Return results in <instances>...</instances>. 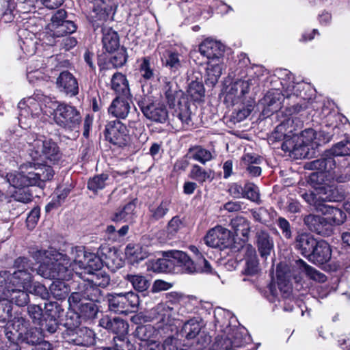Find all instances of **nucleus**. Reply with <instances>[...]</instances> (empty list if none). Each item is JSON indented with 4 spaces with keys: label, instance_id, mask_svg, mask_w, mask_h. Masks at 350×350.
Instances as JSON below:
<instances>
[{
    "label": "nucleus",
    "instance_id": "obj_1",
    "mask_svg": "<svg viewBox=\"0 0 350 350\" xmlns=\"http://www.w3.org/2000/svg\"><path fill=\"white\" fill-rule=\"evenodd\" d=\"M344 156H350V139L336 144L322 158L308 163L306 168L319 171L321 176L326 173L338 183H346L350 180V157L336 159Z\"/></svg>",
    "mask_w": 350,
    "mask_h": 350
},
{
    "label": "nucleus",
    "instance_id": "obj_2",
    "mask_svg": "<svg viewBox=\"0 0 350 350\" xmlns=\"http://www.w3.org/2000/svg\"><path fill=\"white\" fill-rule=\"evenodd\" d=\"M303 199L319 213L327 215L326 219L334 224L340 225L345 219V213L340 209L327 204L329 202L341 201L344 196L336 188L322 186L317 192H306L301 195Z\"/></svg>",
    "mask_w": 350,
    "mask_h": 350
},
{
    "label": "nucleus",
    "instance_id": "obj_3",
    "mask_svg": "<svg viewBox=\"0 0 350 350\" xmlns=\"http://www.w3.org/2000/svg\"><path fill=\"white\" fill-rule=\"evenodd\" d=\"M33 258L40 263L38 274L44 278L69 280L73 275L69 267L70 258L56 250H38Z\"/></svg>",
    "mask_w": 350,
    "mask_h": 350
},
{
    "label": "nucleus",
    "instance_id": "obj_4",
    "mask_svg": "<svg viewBox=\"0 0 350 350\" xmlns=\"http://www.w3.org/2000/svg\"><path fill=\"white\" fill-rule=\"evenodd\" d=\"M154 266L161 272L170 271L175 266L182 267L187 273L198 271L206 273L211 271V265L202 254L200 255L196 265L186 253L179 250L163 252V258L158 259Z\"/></svg>",
    "mask_w": 350,
    "mask_h": 350
},
{
    "label": "nucleus",
    "instance_id": "obj_5",
    "mask_svg": "<svg viewBox=\"0 0 350 350\" xmlns=\"http://www.w3.org/2000/svg\"><path fill=\"white\" fill-rule=\"evenodd\" d=\"M105 251H110V248L107 246H100L96 255L85 252L84 247L81 246L72 247L69 257V267L72 273L75 272L79 278H82L83 273L93 274L94 270L101 269L102 258Z\"/></svg>",
    "mask_w": 350,
    "mask_h": 350
},
{
    "label": "nucleus",
    "instance_id": "obj_6",
    "mask_svg": "<svg viewBox=\"0 0 350 350\" xmlns=\"http://www.w3.org/2000/svg\"><path fill=\"white\" fill-rule=\"evenodd\" d=\"M25 141L27 154L32 161L55 163L62 158L59 146L51 139L32 133L26 137Z\"/></svg>",
    "mask_w": 350,
    "mask_h": 350
},
{
    "label": "nucleus",
    "instance_id": "obj_7",
    "mask_svg": "<svg viewBox=\"0 0 350 350\" xmlns=\"http://www.w3.org/2000/svg\"><path fill=\"white\" fill-rule=\"evenodd\" d=\"M317 135L314 129H306L299 135H293L292 139L283 142L281 148L296 159L308 157L310 155V149L319 144L316 141Z\"/></svg>",
    "mask_w": 350,
    "mask_h": 350
},
{
    "label": "nucleus",
    "instance_id": "obj_8",
    "mask_svg": "<svg viewBox=\"0 0 350 350\" xmlns=\"http://www.w3.org/2000/svg\"><path fill=\"white\" fill-rule=\"evenodd\" d=\"M32 282V275L30 271H14L10 273L8 285V293L10 294L9 302L16 306H26L29 302V295L25 292Z\"/></svg>",
    "mask_w": 350,
    "mask_h": 350
},
{
    "label": "nucleus",
    "instance_id": "obj_9",
    "mask_svg": "<svg viewBox=\"0 0 350 350\" xmlns=\"http://www.w3.org/2000/svg\"><path fill=\"white\" fill-rule=\"evenodd\" d=\"M66 12L62 9L52 16L51 23L48 25L49 31L44 36L46 44L54 45L57 42L56 39L76 31V25L71 21L66 20Z\"/></svg>",
    "mask_w": 350,
    "mask_h": 350
},
{
    "label": "nucleus",
    "instance_id": "obj_10",
    "mask_svg": "<svg viewBox=\"0 0 350 350\" xmlns=\"http://www.w3.org/2000/svg\"><path fill=\"white\" fill-rule=\"evenodd\" d=\"M53 120L66 131H78L81 122L80 112L73 106L58 104L53 111Z\"/></svg>",
    "mask_w": 350,
    "mask_h": 350
},
{
    "label": "nucleus",
    "instance_id": "obj_11",
    "mask_svg": "<svg viewBox=\"0 0 350 350\" xmlns=\"http://www.w3.org/2000/svg\"><path fill=\"white\" fill-rule=\"evenodd\" d=\"M28 159L29 160L21 164V169L28 172L33 186L44 187V182L53 177V170L42 160L32 161L29 157Z\"/></svg>",
    "mask_w": 350,
    "mask_h": 350
},
{
    "label": "nucleus",
    "instance_id": "obj_12",
    "mask_svg": "<svg viewBox=\"0 0 350 350\" xmlns=\"http://www.w3.org/2000/svg\"><path fill=\"white\" fill-rule=\"evenodd\" d=\"M222 314H226L228 317H231V313L230 311L224 309V308H217V310L214 311V316L216 322L223 328L215 338L214 342L211 345L213 350L234 349L232 338H230L231 325L226 321H224L222 319L219 318V316H221Z\"/></svg>",
    "mask_w": 350,
    "mask_h": 350
},
{
    "label": "nucleus",
    "instance_id": "obj_13",
    "mask_svg": "<svg viewBox=\"0 0 350 350\" xmlns=\"http://www.w3.org/2000/svg\"><path fill=\"white\" fill-rule=\"evenodd\" d=\"M28 313L35 323L50 334L55 333L58 328L57 312L53 308H27Z\"/></svg>",
    "mask_w": 350,
    "mask_h": 350
},
{
    "label": "nucleus",
    "instance_id": "obj_14",
    "mask_svg": "<svg viewBox=\"0 0 350 350\" xmlns=\"http://www.w3.org/2000/svg\"><path fill=\"white\" fill-rule=\"evenodd\" d=\"M105 139L118 148L127 146L130 142V135L126 126L119 120L109 122L104 131Z\"/></svg>",
    "mask_w": 350,
    "mask_h": 350
},
{
    "label": "nucleus",
    "instance_id": "obj_15",
    "mask_svg": "<svg viewBox=\"0 0 350 350\" xmlns=\"http://www.w3.org/2000/svg\"><path fill=\"white\" fill-rule=\"evenodd\" d=\"M91 21L94 29L100 26V22L113 18L118 3L116 0H94Z\"/></svg>",
    "mask_w": 350,
    "mask_h": 350
},
{
    "label": "nucleus",
    "instance_id": "obj_16",
    "mask_svg": "<svg viewBox=\"0 0 350 350\" xmlns=\"http://www.w3.org/2000/svg\"><path fill=\"white\" fill-rule=\"evenodd\" d=\"M139 106L144 116L152 122L164 123L168 118L167 108L163 103L144 100Z\"/></svg>",
    "mask_w": 350,
    "mask_h": 350
},
{
    "label": "nucleus",
    "instance_id": "obj_17",
    "mask_svg": "<svg viewBox=\"0 0 350 350\" xmlns=\"http://www.w3.org/2000/svg\"><path fill=\"white\" fill-rule=\"evenodd\" d=\"M57 90L69 96H75L79 93V84L75 77L68 71L62 72L56 79Z\"/></svg>",
    "mask_w": 350,
    "mask_h": 350
},
{
    "label": "nucleus",
    "instance_id": "obj_18",
    "mask_svg": "<svg viewBox=\"0 0 350 350\" xmlns=\"http://www.w3.org/2000/svg\"><path fill=\"white\" fill-rule=\"evenodd\" d=\"M42 98V95L37 94L20 101L18 105V107L20 109L19 120L21 121L22 117L27 118L29 116L38 117L42 110L41 104Z\"/></svg>",
    "mask_w": 350,
    "mask_h": 350
},
{
    "label": "nucleus",
    "instance_id": "obj_19",
    "mask_svg": "<svg viewBox=\"0 0 350 350\" xmlns=\"http://www.w3.org/2000/svg\"><path fill=\"white\" fill-rule=\"evenodd\" d=\"M98 293L97 289L93 287H86L85 289L77 292H73L68 297L69 306L79 304V306H96L94 302L98 301L96 298Z\"/></svg>",
    "mask_w": 350,
    "mask_h": 350
},
{
    "label": "nucleus",
    "instance_id": "obj_20",
    "mask_svg": "<svg viewBox=\"0 0 350 350\" xmlns=\"http://www.w3.org/2000/svg\"><path fill=\"white\" fill-rule=\"evenodd\" d=\"M199 51L208 61L215 62L224 56V46L219 42L207 38L199 45Z\"/></svg>",
    "mask_w": 350,
    "mask_h": 350
},
{
    "label": "nucleus",
    "instance_id": "obj_21",
    "mask_svg": "<svg viewBox=\"0 0 350 350\" xmlns=\"http://www.w3.org/2000/svg\"><path fill=\"white\" fill-rule=\"evenodd\" d=\"M230 239V231L221 226L211 229L204 237L205 243L212 247H226Z\"/></svg>",
    "mask_w": 350,
    "mask_h": 350
},
{
    "label": "nucleus",
    "instance_id": "obj_22",
    "mask_svg": "<svg viewBox=\"0 0 350 350\" xmlns=\"http://www.w3.org/2000/svg\"><path fill=\"white\" fill-rule=\"evenodd\" d=\"M245 256V267L242 273L247 275H255L259 271V262L255 248L250 244L242 247Z\"/></svg>",
    "mask_w": 350,
    "mask_h": 350
},
{
    "label": "nucleus",
    "instance_id": "obj_23",
    "mask_svg": "<svg viewBox=\"0 0 350 350\" xmlns=\"http://www.w3.org/2000/svg\"><path fill=\"white\" fill-rule=\"evenodd\" d=\"M331 257L332 250L329 245L326 241L321 240L317 242L308 259L316 265H324L331 259Z\"/></svg>",
    "mask_w": 350,
    "mask_h": 350
},
{
    "label": "nucleus",
    "instance_id": "obj_24",
    "mask_svg": "<svg viewBox=\"0 0 350 350\" xmlns=\"http://www.w3.org/2000/svg\"><path fill=\"white\" fill-rule=\"evenodd\" d=\"M67 335L69 336L67 341L75 345L88 347L94 342L93 331L85 327H77L73 331H69Z\"/></svg>",
    "mask_w": 350,
    "mask_h": 350
},
{
    "label": "nucleus",
    "instance_id": "obj_25",
    "mask_svg": "<svg viewBox=\"0 0 350 350\" xmlns=\"http://www.w3.org/2000/svg\"><path fill=\"white\" fill-rule=\"evenodd\" d=\"M129 96H118L114 98L108 108V112L112 116L125 119L131 110V105L128 100Z\"/></svg>",
    "mask_w": 350,
    "mask_h": 350
},
{
    "label": "nucleus",
    "instance_id": "obj_26",
    "mask_svg": "<svg viewBox=\"0 0 350 350\" xmlns=\"http://www.w3.org/2000/svg\"><path fill=\"white\" fill-rule=\"evenodd\" d=\"M255 237L256 245L260 256L267 258L273 250L274 242L273 238L265 230H258Z\"/></svg>",
    "mask_w": 350,
    "mask_h": 350
},
{
    "label": "nucleus",
    "instance_id": "obj_27",
    "mask_svg": "<svg viewBox=\"0 0 350 350\" xmlns=\"http://www.w3.org/2000/svg\"><path fill=\"white\" fill-rule=\"evenodd\" d=\"M29 322L21 314H17L11 324L5 329V336L8 340H18L25 332H27Z\"/></svg>",
    "mask_w": 350,
    "mask_h": 350
},
{
    "label": "nucleus",
    "instance_id": "obj_28",
    "mask_svg": "<svg viewBox=\"0 0 350 350\" xmlns=\"http://www.w3.org/2000/svg\"><path fill=\"white\" fill-rule=\"evenodd\" d=\"M262 163V158L254 153H245L241 159L240 165L250 176L255 177L260 175L262 170L258 166Z\"/></svg>",
    "mask_w": 350,
    "mask_h": 350
},
{
    "label": "nucleus",
    "instance_id": "obj_29",
    "mask_svg": "<svg viewBox=\"0 0 350 350\" xmlns=\"http://www.w3.org/2000/svg\"><path fill=\"white\" fill-rule=\"evenodd\" d=\"M108 301L109 306L113 307L120 305L134 307L140 304L138 295L133 292L110 294L108 296Z\"/></svg>",
    "mask_w": 350,
    "mask_h": 350
},
{
    "label": "nucleus",
    "instance_id": "obj_30",
    "mask_svg": "<svg viewBox=\"0 0 350 350\" xmlns=\"http://www.w3.org/2000/svg\"><path fill=\"white\" fill-rule=\"evenodd\" d=\"M99 325L117 336L126 334L129 329L128 323L119 317L111 319L109 316H105L100 320Z\"/></svg>",
    "mask_w": 350,
    "mask_h": 350
},
{
    "label": "nucleus",
    "instance_id": "obj_31",
    "mask_svg": "<svg viewBox=\"0 0 350 350\" xmlns=\"http://www.w3.org/2000/svg\"><path fill=\"white\" fill-rule=\"evenodd\" d=\"M317 241L311 234L305 232L300 233L295 237L294 246L301 255L308 258L314 247L317 245Z\"/></svg>",
    "mask_w": 350,
    "mask_h": 350
},
{
    "label": "nucleus",
    "instance_id": "obj_32",
    "mask_svg": "<svg viewBox=\"0 0 350 350\" xmlns=\"http://www.w3.org/2000/svg\"><path fill=\"white\" fill-rule=\"evenodd\" d=\"M19 169V172L14 171L6 174L7 182L12 187L18 189L33 186L29 178L28 172H25L24 170L21 169V165Z\"/></svg>",
    "mask_w": 350,
    "mask_h": 350
},
{
    "label": "nucleus",
    "instance_id": "obj_33",
    "mask_svg": "<svg viewBox=\"0 0 350 350\" xmlns=\"http://www.w3.org/2000/svg\"><path fill=\"white\" fill-rule=\"evenodd\" d=\"M102 32L103 48L109 53L115 52L118 49L120 46V40L118 33L109 27H103Z\"/></svg>",
    "mask_w": 350,
    "mask_h": 350
},
{
    "label": "nucleus",
    "instance_id": "obj_34",
    "mask_svg": "<svg viewBox=\"0 0 350 350\" xmlns=\"http://www.w3.org/2000/svg\"><path fill=\"white\" fill-rule=\"evenodd\" d=\"M167 299L170 304L175 305H196L200 304L213 306L216 304L211 300L201 299L198 301L195 297L185 296L176 292L167 294Z\"/></svg>",
    "mask_w": 350,
    "mask_h": 350
},
{
    "label": "nucleus",
    "instance_id": "obj_35",
    "mask_svg": "<svg viewBox=\"0 0 350 350\" xmlns=\"http://www.w3.org/2000/svg\"><path fill=\"white\" fill-rule=\"evenodd\" d=\"M111 88L118 96H130L129 82L126 76L120 72H116L113 75L111 79Z\"/></svg>",
    "mask_w": 350,
    "mask_h": 350
},
{
    "label": "nucleus",
    "instance_id": "obj_36",
    "mask_svg": "<svg viewBox=\"0 0 350 350\" xmlns=\"http://www.w3.org/2000/svg\"><path fill=\"white\" fill-rule=\"evenodd\" d=\"M135 204L130 202L122 208L118 209L111 216V219L114 222H132L134 219Z\"/></svg>",
    "mask_w": 350,
    "mask_h": 350
},
{
    "label": "nucleus",
    "instance_id": "obj_37",
    "mask_svg": "<svg viewBox=\"0 0 350 350\" xmlns=\"http://www.w3.org/2000/svg\"><path fill=\"white\" fill-rule=\"evenodd\" d=\"M180 55L174 51L167 50L161 57L163 65L168 68L171 72H176L182 67Z\"/></svg>",
    "mask_w": 350,
    "mask_h": 350
},
{
    "label": "nucleus",
    "instance_id": "obj_38",
    "mask_svg": "<svg viewBox=\"0 0 350 350\" xmlns=\"http://www.w3.org/2000/svg\"><path fill=\"white\" fill-rule=\"evenodd\" d=\"M170 200H163L159 204L150 205L148 208L150 220L157 221L163 219L170 211Z\"/></svg>",
    "mask_w": 350,
    "mask_h": 350
},
{
    "label": "nucleus",
    "instance_id": "obj_39",
    "mask_svg": "<svg viewBox=\"0 0 350 350\" xmlns=\"http://www.w3.org/2000/svg\"><path fill=\"white\" fill-rule=\"evenodd\" d=\"M189 177L200 185L213 179V172L211 170H206L198 164H193L189 174Z\"/></svg>",
    "mask_w": 350,
    "mask_h": 350
},
{
    "label": "nucleus",
    "instance_id": "obj_40",
    "mask_svg": "<svg viewBox=\"0 0 350 350\" xmlns=\"http://www.w3.org/2000/svg\"><path fill=\"white\" fill-rule=\"evenodd\" d=\"M295 266L300 269L301 271L304 272L311 280L319 282H324L327 280V277L325 274L310 266L301 259L295 261Z\"/></svg>",
    "mask_w": 350,
    "mask_h": 350
},
{
    "label": "nucleus",
    "instance_id": "obj_41",
    "mask_svg": "<svg viewBox=\"0 0 350 350\" xmlns=\"http://www.w3.org/2000/svg\"><path fill=\"white\" fill-rule=\"evenodd\" d=\"M125 254L131 263H137L148 257L146 250L138 244H129L126 247Z\"/></svg>",
    "mask_w": 350,
    "mask_h": 350
},
{
    "label": "nucleus",
    "instance_id": "obj_42",
    "mask_svg": "<svg viewBox=\"0 0 350 350\" xmlns=\"http://www.w3.org/2000/svg\"><path fill=\"white\" fill-rule=\"evenodd\" d=\"M304 222L311 231L319 234L323 233L324 227L327 225L326 219L312 214L306 215Z\"/></svg>",
    "mask_w": 350,
    "mask_h": 350
},
{
    "label": "nucleus",
    "instance_id": "obj_43",
    "mask_svg": "<svg viewBox=\"0 0 350 350\" xmlns=\"http://www.w3.org/2000/svg\"><path fill=\"white\" fill-rule=\"evenodd\" d=\"M202 327V324L200 321L191 319L184 323L180 334L188 340L193 339L200 333Z\"/></svg>",
    "mask_w": 350,
    "mask_h": 350
},
{
    "label": "nucleus",
    "instance_id": "obj_44",
    "mask_svg": "<svg viewBox=\"0 0 350 350\" xmlns=\"http://www.w3.org/2000/svg\"><path fill=\"white\" fill-rule=\"evenodd\" d=\"M64 280L57 279L51 284L49 299L52 297L57 300H63L67 297L69 289L68 285L64 282Z\"/></svg>",
    "mask_w": 350,
    "mask_h": 350
},
{
    "label": "nucleus",
    "instance_id": "obj_45",
    "mask_svg": "<svg viewBox=\"0 0 350 350\" xmlns=\"http://www.w3.org/2000/svg\"><path fill=\"white\" fill-rule=\"evenodd\" d=\"M224 64L221 63L219 59L215 60V62L208 61L206 68L207 81L211 84L215 85L222 74Z\"/></svg>",
    "mask_w": 350,
    "mask_h": 350
},
{
    "label": "nucleus",
    "instance_id": "obj_46",
    "mask_svg": "<svg viewBox=\"0 0 350 350\" xmlns=\"http://www.w3.org/2000/svg\"><path fill=\"white\" fill-rule=\"evenodd\" d=\"M242 329L236 326H231L230 338H232L234 349L244 347L250 341V337L243 333Z\"/></svg>",
    "mask_w": 350,
    "mask_h": 350
},
{
    "label": "nucleus",
    "instance_id": "obj_47",
    "mask_svg": "<svg viewBox=\"0 0 350 350\" xmlns=\"http://www.w3.org/2000/svg\"><path fill=\"white\" fill-rule=\"evenodd\" d=\"M75 308H68L65 315L64 325L67 327V332L77 329L81 323V316Z\"/></svg>",
    "mask_w": 350,
    "mask_h": 350
},
{
    "label": "nucleus",
    "instance_id": "obj_48",
    "mask_svg": "<svg viewBox=\"0 0 350 350\" xmlns=\"http://www.w3.org/2000/svg\"><path fill=\"white\" fill-rule=\"evenodd\" d=\"M232 228L237 235L247 237L250 231V222L243 217H236L230 222Z\"/></svg>",
    "mask_w": 350,
    "mask_h": 350
},
{
    "label": "nucleus",
    "instance_id": "obj_49",
    "mask_svg": "<svg viewBox=\"0 0 350 350\" xmlns=\"http://www.w3.org/2000/svg\"><path fill=\"white\" fill-rule=\"evenodd\" d=\"M138 70L141 79H142L145 81L152 80L154 77V69L149 57H143L140 60Z\"/></svg>",
    "mask_w": 350,
    "mask_h": 350
},
{
    "label": "nucleus",
    "instance_id": "obj_50",
    "mask_svg": "<svg viewBox=\"0 0 350 350\" xmlns=\"http://www.w3.org/2000/svg\"><path fill=\"white\" fill-rule=\"evenodd\" d=\"M124 278L130 282L133 288L138 291H144L150 286L149 281L141 275L127 274Z\"/></svg>",
    "mask_w": 350,
    "mask_h": 350
},
{
    "label": "nucleus",
    "instance_id": "obj_51",
    "mask_svg": "<svg viewBox=\"0 0 350 350\" xmlns=\"http://www.w3.org/2000/svg\"><path fill=\"white\" fill-rule=\"evenodd\" d=\"M277 278L278 286L282 296L284 298L289 297L292 293L293 288L288 276L286 275H282L279 271H277Z\"/></svg>",
    "mask_w": 350,
    "mask_h": 350
},
{
    "label": "nucleus",
    "instance_id": "obj_52",
    "mask_svg": "<svg viewBox=\"0 0 350 350\" xmlns=\"http://www.w3.org/2000/svg\"><path fill=\"white\" fill-rule=\"evenodd\" d=\"M277 133L280 132L282 134L285 135V141L287 139H292L295 131V126L294 124V120L293 118H287L284 120H283L280 124L277 126Z\"/></svg>",
    "mask_w": 350,
    "mask_h": 350
},
{
    "label": "nucleus",
    "instance_id": "obj_53",
    "mask_svg": "<svg viewBox=\"0 0 350 350\" xmlns=\"http://www.w3.org/2000/svg\"><path fill=\"white\" fill-rule=\"evenodd\" d=\"M41 340L40 331L30 325L27 327V332H25L18 339V341L25 342L27 344L35 345Z\"/></svg>",
    "mask_w": 350,
    "mask_h": 350
},
{
    "label": "nucleus",
    "instance_id": "obj_54",
    "mask_svg": "<svg viewBox=\"0 0 350 350\" xmlns=\"http://www.w3.org/2000/svg\"><path fill=\"white\" fill-rule=\"evenodd\" d=\"M189 152L191 153L192 159L202 164H205L213 159L211 152L201 146L191 148Z\"/></svg>",
    "mask_w": 350,
    "mask_h": 350
},
{
    "label": "nucleus",
    "instance_id": "obj_55",
    "mask_svg": "<svg viewBox=\"0 0 350 350\" xmlns=\"http://www.w3.org/2000/svg\"><path fill=\"white\" fill-rule=\"evenodd\" d=\"M187 92L193 100H201L205 93L204 85L201 82L192 81L189 85Z\"/></svg>",
    "mask_w": 350,
    "mask_h": 350
},
{
    "label": "nucleus",
    "instance_id": "obj_56",
    "mask_svg": "<svg viewBox=\"0 0 350 350\" xmlns=\"http://www.w3.org/2000/svg\"><path fill=\"white\" fill-rule=\"evenodd\" d=\"M243 198H247L258 204L261 203L258 187L252 183H247L244 185Z\"/></svg>",
    "mask_w": 350,
    "mask_h": 350
},
{
    "label": "nucleus",
    "instance_id": "obj_57",
    "mask_svg": "<svg viewBox=\"0 0 350 350\" xmlns=\"http://www.w3.org/2000/svg\"><path fill=\"white\" fill-rule=\"evenodd\" d=\"M253 219L258 223L267 225L271 221V213L265 207H258L250 210Z\"/></svg>",
    "mask_w": 350,
    "mask_h": 350
},
{
    "label": "nucleus",
    "instance_id": "obj_58",
    "mask_svg": "<svg viewBox=\"0 0 350 350\" xmlns=\"http://www.w3.org/2000/svg\"><path fill=\"white\" fill-rule=\"evenodd\" d=\"M155 330L154 327L150 325L138 326L135 330V336L140 340L146 342H148L151 340V338L154 334Z\"/></svg>",
    "mask_w": 350,
    "mask_h": 350
},
{
    "label": "nucleus",
    "instance_id": "obj_59",
    "mask_svg": "<svg viewBox=\"0 0 350 350\" xmlns=\"http://www.w3.org/2000/svg\"><path fill=\"white\" fill-rule=\"evenodd\" d=\"M176 113L177 117L182 122L184 127L191 124L192 113L189 106L187 103H180Z\"/></svg>",
    "mask_w": 350,
    "mask_h": 350
},
{
    "label": "nucleus",
    "instance_id": "obj_60",
    "mask_svg": "<svg viewBox=\"0 0 350 350\" xmlns=\"http://www.w3.org/2000/svg\"><path fill=\"white\" fill-rule=\"evenodd\" d=\"M108 179V175L105 174H99L90 179L88 183V187L94 192L103 189L106 185V180Z\"/></svg>",
    "mask_w": 350,
    "mask_h": 350
},
{
    "label": "nucleus",
    "instance_id": "obj_61",
    "mask_svg": "<svg viewBox=\"0 0 350 350\" xmlns=\"http://www.w3.org/2000/svg\"><path fill=\"white\" fill-rule=\"evenodd\" d=\"M25 292L40 296L42 299H48L50 297L49 293L44 285L38 282H33V281L30 282L29 286L27 288Z\"/></svg>",
    "mask_w": 350,
    "mask_h": 350
},
{
    "label": "nucleus",
    "instance_id": "obj_62",
    "mask_svg": "<svg viewBox=\"0 0 350 350\" xmlns=\"http://www.w3.org/2000/svg\"><path fill=\"white\" fill-rule=\"evenodd\" d=\"M10 278V272L7 271H0V296L10 299V294L8 293V285Z\"/></svg>",
    "mask_w": 350,
    "mask_h": 350
},
{
    "label": "nucleus",
    "instance_id": "obj_63",
    "mask_svg": "<svg viewBox=\"0 0 350 350\" xmlns=\"http://www.w3.org/2000/svg\"><path fill=\"white\" fill-rule=\"evenodd\" d=\"M36 42L31 38H25L19 41V45L21 50L27 55H32L36 52Z\"/></svg>",
    "mask_w": 350,
    "mask_h": 350
},
{
    "label": "nucleus",
    "instance_id": "obj_64",
    "mask_svg": "<svg viewBox=\"0 0 350 350\" xmlns=\"http://www.w3.org/2000/svg\"><path fill=\"white\" fill-rule=\"evenodd\" d=\"M114 346L118 350H132L133 345L127 339L126 334L119 335L113 338Z\"/></svg>",
    "mask_w": 350,
    "mask_h": 350
}]
</instances>
